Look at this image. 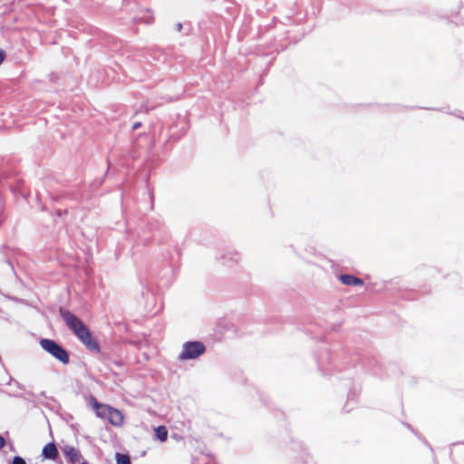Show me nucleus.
<instances>
[{
	"mask_svg": "<svg viewBox=\"0 0 464 464\" xmlns=\"http://www.w3.org/2000/svg\"><path fill=\"white\" fill-rule=\"evenodd\" d=\"M81 464H88V463H87L86 461H83V462H82V463H81Z\"/></svg>",
	"mask_w": 464,
	"mask_h": 464,
	"instance_id": "16",
	"label": "nucleus"
},
{
	"mask_svg": "<svg viewBox=\"0 0 464 464\" xmlns=\"http://www.w3.org/2000/svg\"><path fill=\"white\" fill-rule=\"evenodd\" d=\"M12 464H26L25 460L21 457H14Z\"/></svg>",
	"mask_w": 464,
	"mask_h": 464,
	"instance_id": "11",
	"label": "nucleus"
},
{
	"mask_svg": "<svg viewBox=\"0 0 464 464\" xmlns=\"http://www.w3.org/2000/svg\"><path fill=\"white\" fill-rule=\"evenodd\" d=\"M5 438L2 435H0V450L5 446Z\"/></svg>",
	"mask_w": 464,
	"mask_h": 464,
	"instance_id": "13",
	"label": "nucleus"
},
{
	"mask_svg": "<svg viewBox=\"0 0 464 464\" xmlns=\"http://www.w3.org/2000/svg\"><path fill=\"white\" fill-rule=\"evenodd\" d=\"M182 24L180 22L177 23L175 24V29L178 31V32H180L182 30Z\"/></svg>",
	"mask_w": 464,
	"mask_h": 464,
	"instance_id": "12",
	"label": "nucleus"
},
{
	"mask_svg": "<svg viewBox=\"0 0 464 464\" xmlns=\"http://www.w3.org/2000/svg\"><path fill=\"white\" fill-rule=\"evenodd\" d=\"M91 400L94 409L96 410V414L98 417L106 418L110 423L114 426H121L122 424L123 415L119 410L111 408L108 405L100 404L94 398H92Z\"/></svg>",
	"mask_w": 464,
	"mask_h": 464,
	"instance_id": "1",
	"label": "nucleus"
},
{
	"mask_svg": "<svg viewBox=\"0 0 464 464\" xmlns=\"http://www.w3.org/2000/svg\"><path fill=\"white\" fill-rule=\"evenodd\" d=\"M205 352V346L200 342H188L183 344L182 352L179 355L181 361L196 359Z\"/></svg>",
	"mask_w": 464,
	"mask_h": 464,
	"instance_id": "3",
	"label": "nucleus"
},
{
	"mask_svg": "<svg viewBox=\"0 0 464 464\" xmlns=\"http://www.w3.org/2000/svg\"><path fill=\"white\" fill-rule=\"evenodd\" d=\"M63 451L64 455L68 458V460L72 464H75L77 461L80 460V458H81L80 451L77 449H75L74 447L65 446L63 449Z\"/></svg>",
	"mask_w": 464,
	"mask_h": 464,
	"instance_id": "6",
	"label": "nucleus"
},
{
	"mask_svg": "<svg viewBox=\"0 0 464 464\" xmlns=\"http://www.w3.org/2000/svg\"><path fill=\"white\" fill-rule=\"evenodd\" d=\"M140 122H136L133 124L132 128H133V130H137L140 128Z\"/></svg>",
	"mask_w": 464,
	"mask_h": 464,
	"instance_id": "15",
	"label": "nucleus"
},
{
	"mask_svg": "<svg viewBox=\"0 0 464 464\" xmlns=\"http://www.w3.org/2000/svg\"><path fill=\"white\" fill-rule=\"evenodd\" d=\"M75 335L90 351H100L98 343L92 338V333L86 325L82 326L81 330L75 334Z\"/></svg>",
	"mask_w": 464,
	"mask_h": 464,
	"instance_id": "5",
	"label": "nucleus"
},
{
	"mask_svg": "<svg viewBox=\"0 0 464 464\" xmlns=\"http://www.w3.org/2000/svg\"><path fill=\"white\" fill-rule=\"evenodd\" d=\"M339 279L345 285L362 286L363 285V281L361 278L352 275H341Z\"/></svg>",
	"mask_w": 464,
	"mask_h": 464,
	"instance_id": "7",
	"label": "nucleus"
},
{
	"mask_svg": "<svg viewBox=\"0 0 464 464\" xmlns=\"http://www.w3.org/2000/svg\"><path fill=\"white\" fill-rule=\"evenodd\" d=\"M41 347L49 354L53 356L61 362L67 364L69 362V354L60 344L51 339H42Z\"/></svg>",
	"mask_w": 464,
	"mask_h": 464,
	"instance_id": "2",
	"label": "nucleus"
},
{
	"mask_svg": "<svg viewBox=\"0 0 464 464\" xmlns=\"http://www.w3.org/2000/svg\"><path fill=\"white\" fill-rule=\"evenodd\" d=\"M117 464H130V459L128 455L116 453L115 455Z\"/></svg>",
	"mask_w": 464,
	"mask_h": 464,
	"instance_id": "10",
	"label": "nucleus"
},
{
	"mask_svg": "<svg viewBox=\"0 0 464 464\" xmlns=\"http://www.w3.org/2000/svg\"><path fill=\"white\" fill-rule=\"evenodd\" d=\"M42 454L45 459H54L58 454L57 448L53 443H48L44 447Z\"/></svg>",
	"mask_w": 464,
	"mask_h": 464,
	"instance_id": "8",
	"label": "nucleus"
},
{
	"mask_svg": "<svg viewBox=\"0 0 464 464\" xmlns=\"http://www.w3.org/2000/svg\"><path fill=\"white\" fill-rule=\"evenodd\" d=\"M59 313H60L61 317L64 321L65 324L74 334L78 331H80L82 326L85 325L83 324V322L79 317H77L74 314H72L69 310L60 308Z\"/></svg>",
	"mask_w": 464,
	"mask_h": 464,
	"instance_id": "4",
	"label": "nucleus"
},
{
	"mask_svg": "<svg viewBox=\"0 0 464 464\" xmlns=\"http://www.w3.org/2000/svg\"><path fill=\"white\" fill-rule=\"evenodd\" d=\"M155 435L160 441H161V442L165 441L168 438V430H167L166 427L159 426L155 430Z\"/></svg>",
	"mask_w": 464,
	"mask_h": 464,
	"instance_id": "9",
	"label": "nucleus"
},
{
	"mask_svg": "<svg viewBox=\"0 0 464 464\" xmlns=\"http://www.w3.org/2000/svg\"><path fill=\"white\" fill-rule=\"evenodd\" d=\"M4 59H5V53H4V51L0 50V64L2 63Z\"/></svg>",
	"mask_w": 464,
	"mask_h": 464,
	"instance_id": "14",
	"label": "nucleus"
}]
</instances>
